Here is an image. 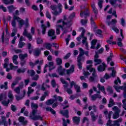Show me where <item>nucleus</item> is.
I'll return each mask as SVG.
<instances>
[{
  "instance_id": "nucleus-1",
  "label": "nucleus",
  "mask_w": 126,
  "mask_h": 126,
  "mask_svg": "<svg viewBox=\"0 0 126 126\" xmlns=\"http://www.w3.org/2000/svg\"><path fill=\"white\" fill-rule=\"evenodd\" d=\"M50 8L54 11V12H52V13L55 16L60 15L63 12V4L61 3H58L57 5H51Z\"/></svg>"
},
{
  "instance_id": "nucleus-2",
  "label": "nucleus",
  "mask_w": 126,
  "mask_h": 126,
  "mask_svg": "<svg viewBox=\"0 0 126 126\" xmlns=\"http://www.w3.org/2000/svg\"><path fill=\"white\" fill-rule=\"evenodd\" d=\"M37 113V110H33L32 112L30 115V118L32 120H33V121H38L39 120L40 121H43V117L40 115H36V113Z\"/></svg>"
},
{
  "instance_id": "nucleus-3",
  "label": "nucleus",
  "mask_w": 126,
  "mask_h": 126,
  "mask_svg": "<svg viewBox=\"0 0 126 126\" xmlns=\"http://www.w3.org/2000/svg\"><path fill=\"white\" fill-rule=\"evenodd\" d=\"M112 110L113 112L115 113H113L112 115V118L114 120H116L120 117V113H121V109H119V107L117 106H114L112 108Z\"/></svg>"
},
{
  "instance_id": "nucleus-4",
  "label": "nucleus",
  "mask_w": 126,
  "mask_h": 126,
  "mask_svg": "<svg viewBox=\"0 0 126 126\" xmlns=\"http://www.w3.org/2000/svg\"><path fill=\"white\" fill-rule=\"evenodd\" d=\"M75 16V13L73 12L72 13L69 17L67 19V23H66V27H70L71 25H72V23L71 22L72 19H73L74 18V17Z\"/></svg>"
},
{
  "instance_id": "nucleus-5",
  "label": "nucleus",
  "mask_w": 126,
  "mask_h": 126,
  "mask_svg": "<svg viewBox=\"0 0 126 126\" xmlns=\"http://www.w3.org/2000/svg\"><path fill=\"white\" fill-rule=\"evenodd\" d=\"M87 70H90V72H93L92 74L93 76L95 77L97 76V74L96 73V71L95 68L92 67V64H89L87 66Z\"/></svg>"
},
{
  "instance_id": "nucleus-6",
  "label": "nucleus",
  "mask_w": 126,
  "mask_h": 126,
  "mask_svg": "<svg viewBox=\"0 0 126 126\" xmlns=\"http://www.w3.org/2000/svg\"><path fill=\"white\" fill-rule=\"evenodd\" d=\"M23 36H25V37H27L29 38V41H32V35L31 33H29L27 31V29H24V32H23Z\"/></svg>"
},
{
  "instance_id": "nucleus-7",
  "label": "nucleus",
  "mask_w": 126,
  "mask_h": 126,
  "mask_svg": "<svg viewBox=\"0 0 126 126\" xmlns=\"http://www.w3.org/2000/svg\"><path fill=\"white\" fill-rule=\"evenodd\" d=\"M112 114H113V111L108 112V110L107 109H105L104 111V114L105 117L106 119L108 120H111Z\"/></svg>"
},
{
  "instance_id": "nucleus-8",
  "label": "nucleus",
  "mask_w": 126,
  "mask_h": 126,
  "mask_svg": "<svg viewBox=\"0 0 126 126\" xmlns=\"http://www.w3.org/2000/svg\"><path fill=\"white\" fill-rule=\"evenodd\" d=\"M49 37H51L52 40L56 39V34H55V31L54 30H50L48 32Z\"/></svg>"
},
{
  "instance_id": "nucleus-9",
  "label": "nucleus",
  "mask_w": 126,
  "mask_h": 126,
  "mask_svg": "<svg viewBox=\"0 0 126 126\" xmlns=\"http://www.w3.org/2000/svg\"><path fill=\"white\" fill-rule=\"evenodd\" d=\"M117 0L118 2L122 3V0H109V2L112 6L114 7H117L118 6V4L117 3Z\"/></svg>"
},
{
  "instance_id": "nucleus-10",
  "label": "nucleus",
  "mask_w": 126,
  "mask_h": 126,
  "mask_svg": "<svg viewBox=\"0 0 126 126\" xmlns=\"http://www.w3.org/2000/svg\"><path fill=\"white\" fill-rule=\"evenodd\" d=\"M18 19H20V18L19 17L14 16L13 18V20L11 22V25L12 27H14V28H15L16 27V20H18Z\"/></svg>"
},
{
  "instance_id": "nucleus-11",
  "label": "nucleus",
  "mask_w": 126,
  "mask_h": 126,
  "mask_svg": "<svg viewBox=\"0 0 126 126\" xmlns=\"http://www.w3.org/2000/svg\"><path fill=\"white\" fill-rule=\"evenodd\" d=\"M84 6L82 5L80 6V8L81 9H83V8H84ZM84 15L85 16V18H86L87 15H88V13H87V12H83V11H82V10H81V12L80 13V16L81 17H83V16Z\"/></svg>"
},
{
  "instance_id": "nucleus-12",
  "label": "nucleus",
  "mask_w": 126,
  "mask_h": 126,
  "mask_svg": "<svg viewBox=\"0 0 126 126\" xmlns=\"http://www.w3.org/2000/svg\"><path fill=\"white\" fill-rule=\"evenodd\" d=\"M43 46L47 50H49L51 53H54V50L52 49V44L49 43H44Z\"/></svg>"
},
{
  "instance_id": "nucleus-13",
  "label": "nucleus",
  "mask_w": 126,
  "mask_h": 126,
  "mask_svg": "<svg viewBox=\"0 0 126 126\" xmlns=\"http://www.w3.org/2000/svg\"><path fill=\"white\" fill-rule=\"evenodd\" d=\"M106 68V64H105V63H103L102 64H100L99 66L97 67V70L99 72L104 71Z\"/></svg>"
},
{
  "instance_id": "nucleus-14",
  "label": "nucleus",
  "mask_w": 126,
  "mask_h": 126,
  "mask_svg": "<svg viewBox=\"0 0 126 126\" xmlns=\"http://www.w3.org/2000/svg\"><path fill=\"white\" fill-rule=\"evenodd\" d=\"M18 24L19 28L21 29V28L23 27V25L25 24V22L24 21L23 19H21L20 18V19H18Z\"/></svg>"
},
{
  "instance_id": "nucleus-15",
  "label": "nucleus",
  "mask_w": 126,
  "mask_h": 126,
  "mask_svg": "<svg viewBox=\"0 0 126 126\" xmlns=\"http://www.w3.org/2000/svg\"><path fill=\"white\" fill-rule=\"evenodd\" d=\"M73 122L75 125H78L79 123H80V118L78 117L75 116L72 118Z\"/></svg>"
},
{
  "instance_id": "nucleus-16",
  "label": "nucleus",
  "mask_w": 126,
  "mask_h": 126,
  "mask_svg": "<svg viewBox=\"0 0 126 126\" xmlns=\"http://www.w3.org/2000/svg\"><path fill=\"white\" fill-rule=\"evenodd\" d=\"M98 114H97L96 115H95V114H94L93 111L91 112L90 115L91 116V118L93 122H95L97 120V118L98 117Z\"/></svg>"
},
{
  "instance_id": "nucleus-17",
  "label": "nucleus",
  "mask_w": 126,
  "mask_h": 126,
  "mask_svg": "<svg viewBox=\"0 0 126 126\" xmlns=\"http://www.w3.org/2000/svg\"><path fill=\"white\" fill-rule=\"evenodd\" d=\"M19 122L22 123V125H24V126H26V125H27V123H28L27 121L24 120V117H20L19 118Z\"/></svg>"
},
{
  "instance_id": "nucleus-18",
  "label": "nucleus",
  "mask_w": 126,
  "mask_h": 126,
  "mask_svg": "<svg viewBox=\"0 0 126 126\" xmlns=\"http://www.w3.org/2000/svg\"><path fill=\"white\" fill-rule=\"evenodd\" d=\"M65 71V69H63L62 66H60L58 68V72L60 75H64V72Z\"/></svg>"
},
{
  "instance_id": "nucleus-19",
  "label": "nucleus",
  "mask_w": 126,
  "mask_h": 126,
  "mask_svg": "<svg viewBox=\"0 0 126 126\" xmlns=\"http://www.w3.org/2000/svg\"><path fill=\"white\" fill-rule=\"evenodd\" d=\"M108 26H114L115 24H117V20L113 19L111 22L107 21Z\"/></svg>"
},
{
  "instance_id": "nucleus-20",
  "label": "nucleus",
  "mask_w": 126,
  "mask_h": 126,
  "mask_svg": "<svg viewBox=\"0 0 126 126\" xmlns=\"http://www.w3.org/2000/svg\"><path fill=\"white\" fill-rule=\"evenodd\" d=\"M74 71V65H72L69 69L66 70L67 74H70Z\"/></svg>"
},
{
  "instance_id": "nucleus-21",
  "label": "nucleus",
  "mask_w": 126,
  "mask_h": 126,
  "mask_svg": "<svg viewBox=\"0 0 126 126\" xmlns=\"http://www.w3.org/2000/svg\"><path fill=\"white\" fill-rule=\"evenodd\" d=\"M17 59H18V56L17 55H14L12 57V61L14 64H18V62H17Z\"/></svg>"
},
{
  "instance_id": "nucleus-22",
  "label": "nucleus",
  "mask_w": 126,
  "mask_h": 126,
  "mask_svg": "<svg viewBox=\"0 0 126 126\" xmlns=\"http://www.w3.org/2000/svg\"><path fill=\"white\" fill-rule=\"evenodd\" d=\"M4 4H12L14 2V0H2Z\"/></svg>"
},
{
  "instance_id": "nucleus-23",
  "label": "nucleus",
  "mask_w": 126,
  "mask_h": 126,
  "mask_svg": "<svg viewBox=\"0 0 126 126\" xmlns=\"http://www.w3.org/2000/svg\"><path fill=\"white\" fill-rule=\"evenodd\" d=\"M97 88L98 89V90H100V91H102L103 92V94L106 95V92L105 91V87L104 86H101L100 84H98L97 85Z\"/></svg>"
},
{
  "instance_id": "nucleus-24",
  "label": "nucleus",
  "mask_w": 126,
  "mask_h": 126,
  "mask_svg": "<svg viewBox=\"0 0 126 126\" xmlns=\"http://www.w3.org/2000/svg\"><path fill=\"white\" fill-rule=\"evenodd\" d=\"M48 66L49 68V71L55 68V66L54 65V62H51L49 63Z\"/></svg>"
},
{
  "instance_id": "nucleus-25",
  "label": "nucleus",
  "mask_w": 126,
  "mask_h": 126,
  "mask_svg": "<svg viewBox=\"0 0 126 126\" xmlns=\"http://www.w3.org/2000/svg\"><path fill=\"white\" fill-rule=\"evenodd\" d=\"M4 32L2 33V35L1 36V39L2 43H5V44H8V42H9V40L8 38H6L5 39H4Z\"/></svg>"
},
{
  "instance_id": "nucleus-26",
  "label": "nucleus",
  "mask_w": 126,
  "mask_h": 126,
  "mask_svg": "<svg viewBox=\"0 0 126 126\" xmlns=\"http://www.w3.org/2000/svg\"><path fill=\"white\" fill-rule=\"evenodd\" d=\"M7 8L8 10L9 13H11L15 9V8L13 6V5H11L8 6L7 7Z\"/></svg>"
},
{
  "instance_id": "nucleus-27",
  "label": "nucleus",
  "mask_w": 126,
  "mask_h": 126,
  "mask_svg": "<svg viewBox=\"0 0 126 126\" xmlns=\"http://www.w3.org/2000/svg\"><path fill=\"white\" fill-rule=\"evenodd\" d=\"M33 92H34V89H32V87H29L28 88V92H27L28 97H29V96H30V94H32Z\"/></svg>"
},
{
  "instance_id": "nucleus-28",
  "label": "nucleus",
  "mask_w": 126,
  "mask_h": 126,
  "mask_svg": "<svg viewBox=\"0 0 126 126\" xmlns=\"http://www.w3.org/2000/svg\"><path fill=\"white\" fill-rule=\"evenodd\" d=\"M115 105V101H114V99L112 98H110L109 99V102L108 104V107L109 108H112L113 106Z\"/></svg>"
},
{
  "instance_id": "nucleus-29",
  "label": "nucleus",
  "mask_w": 126,
  "mask_h": 126,
  "mask_svg": "<svg viewBox=\"0 0 126 126\" xmlns=\"http://www.w3.org/2000/svg\"><path fill=\"white\" fill-rule=\"evenodd\" d=\"M60 113L67 119L68 118V110L61 111Z\"/></svg>"
},
{
  "instance_id": "nucleus-30",
  "label": "nucleus",
  "mask_w": 126,
  "mask_h": 126,
  "mask_svg": "<svg viewBox=\"0 0 126 126\" xmlns=\"http://www.w3.org/2000/svg\"><path fill=\"white\" fill-rule=\"evenodd\" d=\"M63 126H67V124H70V121L69 119H67L66 121L64 118H63Z\"/></svg>"
},
{
  "instance_id": "nucleus-31",
  "label": "nucleus",
  "mask_w": 126,
  "mask_h": 126,
  "mask_svg": "<svg viewBox=\"0 0 126 126\" xmlns=\"http://www.w3.org/2000/svg\"><path fill=\"white\" fill-rule=\"evenodd\" d=\"M40 54H41V50H40L39 48H36L34 50V55L36 57H38Z\"/></svg>"
},
{
  "instance_id": "nucleus-32",
  "label": "nucleus",
  "mask_w": 126,
  "mask_h": 126,
  "mask_svg": "<svg viewBox=\"0 0 126 126\" xmlns=\"http://www.w3.org/2000/svg\"><path fill=\"white\" fill-rule=\"evenodd\" d=\"M62 22L63 26H66V23H67V21H65V19L64 18V21L63 19L59 20L57 21V24H59Z\"/></svg>"
},
{
  "instance_id": "nucleus-33",
  "label": "nucleus",
  "mask_w": 126,
  "mask_h": 126,
  "mask_svg": "<svg viewBox=\"0 0 126 126\" xmlns=\"http://www.w3.org/2000/svg\"><path fill=\"white\" fill-rule=\"evenodd\" d=\"M27 57H28V55L26 53L25 54H21L19 55V58L21 61L24 60V59L27 58Z\"/></svg>"
},
{
  "instance_id": "nucleus-34",
  "label": "nucleus",
  "mask_w": 126,
  "mask_h": 126,
  "mask_svg": "<svg viewBox=\"0 0 126 126\" xmlns=\"http://www.w3.org/2000/svg\"><path fill=\"white\" fill-rule=\"evenodd\" d=\"M25 109H26L25 107H23V108H22L21 110V113L22 114H23L24 113V116H26V117H28V114H29V112L28 111H25Z\"/></svg>"
},
{
  "instance_id": "nucleus-35",
  "label": "nucleus",
  "mask_w": 126,
  "mask_h": 126,
  "mask_svg": "<svg viewBox=\"0 0 126 126\" xmlns=\"http://www.w3.org/2000/svg\"><path fill=\"white\" fill-rule=\"evenodd\" d=\"M61 28H63V26L61 25H56V33L58 35L60 34L61 33L60 31V29H61Z\"/></svg>"
},
{
  "instance_id": "nucleus-36",
  "label": "nucleus",
  "mask_w": 126,
  "mask_h": 126,
  "mask_svg": "<svg viewBox=\"0 0 126 126\" xmlns=\"http://www.w3.org/2000/svg\"><path fill=\"white\" fill-rule=\"evenodd\" d=\"M50 86L49 85H45V83H43L42 86H41V90H43V91H45L47 88H50Z\"/></svg>"
},
{
  "instance_id": "nucleus-37",
  "label": "nucleus",
  "mask_w": 126,
  "mask_h": 126,
  "mask_svg": "<svg viewBox=\"0 0 126 126\" xmlns=\"http://www.w3.org/2000/svg\"><path fill=\"white\" fill-rule=\"evenodd\" d=\"M8 97H9L10 101H12V100H13V94H12V92L11 91H9L8 93Z\"/></svg>"
},
{
  "instance_id": "nucleus-38",
  "label": "nucleus",
  "mask_w": 126,
  "mask_h": 126,
  "mask_svg": "<svg viewBox=\"0 0 126 126\" xmlns=\"http://www.w3.org/2000/svg\"><path fill=\"white\" fill-rule=\"evenodd\" d=\"M96 43H97V40L96 39H93L92 41V42H91L92 46L91 47V49H95V45H96Z\"/></svg>"
},
{
  "instance_id": "nucleus-39",
  "label": "nucleus",
  "mask_w": 126,
  "mask_h": 126,
  "mask_svg": "<svg viewBox=\"0 0 126 126\" xmlns=\"http://www.w3.org/2000/svg\"><path fill=\"white\" fill-rule=\"evenodd\" d=\"M46 110L47 111V112H51L53 115L56 114V111L54 110L51 107H46Z\"/></svg>"
},
{
  "instance_id": "nucleus-40",
  "label": "nucleus",
  "mask_w": 126,
  "mask_h": 126,
  "mask_svg": "<svg viewBox=\"0 0 126 126\" xmlns=\"http://www.w3.org/2000/svg\"><path fill=\"white\" fill-rule=\"evenodd\" d=\"M51 85L52 86L55 88V87H58V88H59L60 87V86L59 85H58V84H57V83H56V80H52L51 81Z\"/></svg>"
},
{
  "instance_id": "nucleus-41",
  "label": "nucleus",
  "mask_w": 126,
  "mask_h": 126,
  "mask_svg": "<svg viewBox=\"0 0 126 126\" xmlns=\"http://www.w3.org/2000/svg\"><path fill=\"white\" fill-rule=\"evenodd\" d=\"M7 82H5L4 83V85H0V89H5V90H6L7 89Z\"/></svg>"
},
{
  "instance_id": "nucleus-42",
  "label": "nucleus",
  "mask_w": 126,
  "mask_h": 126,
  "mask_svg": "<svg viewBox=\"0 0 126 126\" xmlns=\"http://www.w3.org/2000/svg\"><path fill=\"white\" fill-rule=\"evenodd\" d=\"M26 71V68H19L17 70V73H24Z\"/></svg>"
},
{
  "instance_id": "nucleus-43",
  "label": "nucleus",
  "mask_w": 126,
  "mask_h": 126,
  "mask_svg": "<svg viewBox=\"0 0 126 126\" xmlns=\"http://www.w3.org/2000/svg\"><path fill=\"white\" fill-rule=\"evenodd\" d=\"M54 102H55V100L54 99H50L48 100L46 102V104L47 105H52V104H53Z\"/></svg>"
},
{
  "instance_id": "nucleus-44",
  "label": "nucleus",
  "mask_w": 126,
  "mask_h": 126,
  "mask_svg": "<svg viewBox=\"0 0 126 126\" xmlns=\"http://www.w3.org/2000/svg\"><path fill=\"white\" fill-rule=\"evenodd\" d=\"M6 99V95L1 94H0V101H3V100Z\"/></svg>"
},
{
  "instance_id": "nucleus-45",
  "label": "nucleus",
  "mask_w": 126,
  "mask_h": 126,
  "mask_svg": "<svg viewBox=\"0 0 126 126\" xmlns=\"http://www.w3.org/2000/svg\"><path fill=\"white\" fill-rule=\"evenodd\" d=\"M111 69H113V70H112L111 75L110 76H111V77H115L116 76V70H113L114 67H111L109 68V70H111Z\"/></svg>"
},
{
  "instance_id": "nucleus-46",
  "label": "nucleus",
  "mask_w": 126,
  "mask_h": 126,
  "mask_svg": "<svg viewBox=\"0 0 126 126\" xmlns=\"http://www.w3.org/2000/svg\"><path fill=\"white\" fill-rule=\"evenodd\" d=\"M41 28L42 29V34L45 35L46 34V30H47V27L45 25H42Z\"/></svg>"
},
{
  "instance_id": "nucleus-47",
  "label": "nucleus",
  "mask_w": 126,
  "mask_h": 126,
  "mask_svg": "<svg viewBox=\"0 0 126 126\" xmlns=\"http://www.w3.org/2000/svg\"><path fill=\"white\" fill-rule=\"evenodd\" d=\"M20 90H21V89L19 88L18 87H17L14 89L13 91L15 92L16 94H20Z\"/></svg>"
},
{
  "instance_id": "nucleus-48",
  "label": "nucleus",
  "mask_w": 126,
  "mask_h": 126,
  "mask_svg": "<svg viewBox=\"0 0 126 126\" xmlns=\"http://www.w3.org/2000/svg\"><path fill=\"white\" fill-rule=\"evenodd\" d=\"M54 98H55V100H59L60 102H63V98L60 96L54 95Z\"/></svg>"
},
{
  "instance_id": "nucleus-49",
  "label": "nucleus",
  "mask_w": 126,
  "mask_h": 126,
  "mask_svg": "<svg viewBox=\"0 0 126 126\" xmlns=\"http://www.w3.org/2000/svg\"><path fill=\"white\" fill-rule=\"evenodd\" d=\"M118 42H117V44L119 46V47H123V43H122V41L123 40L121 38H118Z\"/></svg>"
},
{
  "instance_id": "nucleus-50",
  "label": "nucleus",
  "mask_w": 126,
  "mask_h": 126,
  "mask_svg": "<svg viewBox=\"0 0 126 126\" xmlns=\"http://www.w3.org/2000/svg\"><path fill=\"white\" fill-rule=\"evenodd\" d=\"M45 15L48 19H52V16L51 15V13L49 11H46Z\"/></svg>"
},
{
  "instance_id": "nucleus-51",
  "label": "nucleus",
  "mask_w": 126,
  "mask_h": 126,
  "mask_svg": "<svg viewBox=\"0 0 126 126\" xmlns=\"http://www.w3.org/2000/svg\"><path fill=\"white\" fill-rule=\"evenodd\" d=\"M10 101V100L8 99L7 101L4 100L2 101V104L5 107H7V106H8V104H9V102Z\"/></svg>"
},
{
  "instance_id": "nucleus-52",
  "label": "nucleus",
  "mask_w": 126,
  "mask_h": 126,
  "mask_svg": "<svg viewBox=\"0 0 126 126\" xmlns=\"http://www.w3.org/2000/svg\"><path fill=\"white\" fill-rule=\"evenodd\" d=\"M10 68L11 70L12 69H17V68H18V66H14L12 63H10Z\"/></svg>"
},
{
  "instance_id": "nucleus-53",
  "label": "nucleus",
  "mask_w": 126,
  "mask_h": 126,
  "mask_svg": "<svg viewBox=\"0 0 126 126\" xmlns=\"http://www.w3.org/2000/svg\"><path fill=\"white\" fill-rule=\"evenodd\" d=\"M107 92H109L110 94H113V91L111 87L108 86L107 89Z\"/></svg>"
},
{
  "instance_id": "nucleus-54",
  "label": "nucleus",
  "mask_w": 126,
  "mask_h": 126,
  "mask_svg": "<svg viewBox=\"0 0 126 126\" xmlns=\"http://www.w3.org/2000/svg\"><path fill=\"white\" fill-rule=\"evenodd\" d=\"M114 121L109 120L108 121L107 123L106 124L107 126H114V123H113Z\"/></svg>"
},
{
  "instance_id": "nucleus-55",
  "label": "nucleus",
  "mask_w": 126,
  "mask_h": 126,
  "mask_svg": "<svg viewBox=\"0 0 126 126\" xmlns=\"http://www.w3.org/2000/svg\"><path fill=\"white\" fill-rule=\"evenodd\" d=\"M27 73H30L31 75V76H33V75H34L35 74V71H34V70L32 69L30 70H28L27 71Z\"/></svg>"
},
{
  "instance_id": "nucleus-56",
  "label": "nucleus",
  "mask_w": 126,
  "mask_h": 126,
  "mask_svg": "<svg viewBox=\"0 0 126 126\" xmlns=\"http://www.w3.org/2000/svg\"><path fill=\"white\" fill-rule=\"evenodd\" d=\"M83 39L82 40V43L84 44H85L86 46L87 47L88 43H87V42H86V41L87 40V38L86 37H84V36H83Z\"/></svg>"
},
{
  "instance_id": "nucleus-57",
  "label": "nucleus",
  "mask_w": 126,
  "mask_h": 126,
  "mask_svg": "<svg viewBox=\"0 0 126 126\" xmlns=\"http://www.w3.org/2000/svg\"><path fill=\"white\" fill-rule=\"evenodd\" d=\"M0 9H1L3 12H6L7 10L6 7L3 6V5H0Z\"/></svg>"
},
{
  "instance_id": "nucleus-58",
  "label": "nucleus",
  "mask_w": 126,
  "mask_h": 126,
  "mask_svg": "<svg viewBox=\"0 0 126 126\" xmlns=\"http://www.w3.org/2000/svg\"><path fill=\"white\" fill-rule=\"evenodd\" d=\"M31 107L32 109H37L38 108V104L34 103H32Z\"/></svg>"
},
{
  "instance_id": "nucleus-59",
  "label": "nucleus",
  "mask_w": 126,
  "mask_h": 126,
  "mask_svg": "<svg viewBox=\"0 0 126 126\" xmlns=\"http://www.w3.org/2000/svg\"><path fill=\"white\" fill-rule=\"evenodd\" d=\"M56 62L58 65L61 64L63 63V61L60 58H57Z\"/></svg>"
},
{
  "instance_id": "nucleus-60",
  "label": "nucleus",
  "mask_w": 126,
  "mask_h": 126,
  "mask_svg": "<svg viewBox=\"0 0 126 126\" xmlns=\"http://www.w3.org/2000/svg\"><path fill=\"white\" fill-rule=\"evenodd\" d=\"M43 43H44L43 39H42L41 38H38L37 39V43L38 44H43Z\"/></svg>"
},
{
  "instance_id": "nucleus-61",
  "label": "nucleus",
  "mask_w": 126,
  "mask_h": 126,
  "mask_svg": "<svg viewBox=\"0 0 126 126\" xmlns=\"http://www.w3.org/2000/svg\"><path fill=\"white\" fill-rule=\"evenodd\" d=\"M75 89L76 90L77 92H80V87L77 85H75L74 86Z\"/></svg>"
},
{
  "instance_id": "nucleus-62",
  "label": "nucleus",
  "mask_w": 126,
  "mask_h": 126,
  "mask_svg": "<svg viewBox=\"0 0 126 126\" xmlns=\"http://www.w3.org/2000/svg\"><path fill=\"white\" fill-rule=\"evenodd\" d=\"M113 126H120V123H119V122L117 120L113 121Z\"/></svg>"
},
{
  "instance_id": "nucleus-63",
  "label": "nucleus",
  "mask_w": 126,
  "mask_h": 126,
  "mask_svg": "<svg viewBox=\"0 0 126 126\" xmlns=\"http://www.w3.org/2000/svg\"><path fill=\"white\" fill-rule=\"evenodd\" d=\"M24 45H25V43L24 42L19 41L18 47L19 48H23V46H24Z\"/></svg>"
},
{
  "instance_id": "nucleus-64",
  "label": "nucleus",
  "mask_w": 126,
  "mask_h": 126,
  "mask_svg": "<svg viewBox=\"0 0 126 126\" xmlns=\"http://www.w3.org/2000/svg\"><path fill=\"white\" fill-rule=\"evenodd\" d=\"M79 51H80V54L79 55V56H84L85 53H84V51L83 50V49L82 48H80L79 49Z\"/></svg>"
}]
</instances>
